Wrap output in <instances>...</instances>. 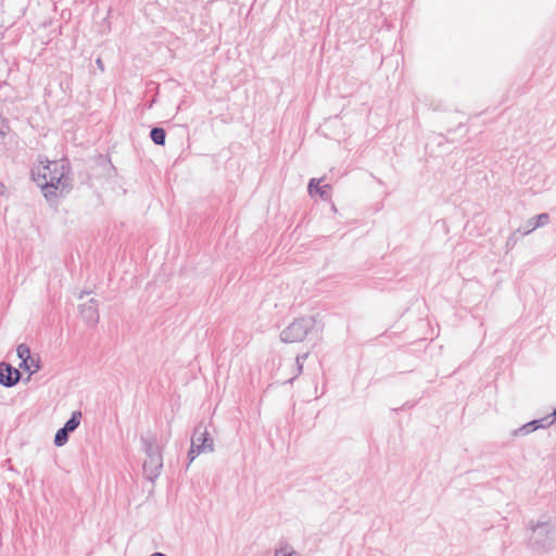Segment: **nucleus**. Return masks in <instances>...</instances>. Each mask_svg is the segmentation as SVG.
<instances>
[{
  "label": "nucleus",
  "instance_id": "obj_1",
  "mask_svg": "<svg viewBox=\"0 0 556 556\" xmlns=\"http://www.w3.org/2000/svg\"><path fill=\"white\" fill-rule=\"evenodd\" d=\"M33 180L41 188L47 202L58 206V199L72 189L71 168L65 160L48 161L31 168Z\"/></svg>",
  "mask_w": 556,
  "mask_h": 556
},
{
  "label": "nucleus",
  "instance_id": "obj_2",
  "mask_svg": "<svg viewBox=\"0 0 556 556\" xmlns=\"http://www.w3.org/2000/svg\"><path fill=\"white\" fill-rule=\"evenodd\" d=\"M528 541L538 552H546L556 547V520L549 516H541L536 521L528 523Z\"/></svg>",
  "mask_w": 556,
  "mask_h": 556
},
{
  "label": "nucleus",
  "instance_id": "obj_3",
  "mask_svg": "<svg viewBox=\"0 0 556 556\" xmlns=\"http://www.w3.org/2000/svg\"><path fill=\"white\" fill-rule=\"evenodd\" d=\"M314 326L313 317L298 318L281 331L280 339L286 343L302 342Z\"/></svg>",
  "mask_w": 556,
  "mask_h": 556
},
{
  "label": "nucleus",
  "instance_id": "obj_4",
  "mask_svg": "<svg viewBox=\"0 0 556 556\" xmlns=\"http://www.w3.org/2000/svg\"><path fill=\"white\" fill-rule=\"evenodd\" d=\"M214 451V440L203 425H198L191 438V447L188 452L189 463H192L199 454Z\"/></svg>",
  "mask_w": 556,
  "mask_h": 556
},
{
  "label": "nucleus",
  "instance_id": "obj_5",
  "mask_svg": "<svg viewBox=\"0 0 556 556\" xmlns=\"http://www.w3.org/2000/svg\"><path fill=\"white\" fill-rule=\"evenodd\" d=\"M555 419H556V409H554L553 413H551L549 415H547L543 418L534 419V420L523 425L522 427L517 429L514 432V434L515 435L529 434L538 429L546 428V427L551 426L552 424H554Z\"/></svg>",
  "mask_w": 556,
  "mask_h": 556
},
{
  "label": "nucleus",
  "instance_id": "obj_6",
  "mask_svg": "<svg viewBox=\"0 0 556 556\" xmlns=\"http://www.w3.org/2000/svg\"><path fill=\"white\" fill-rule=\"evenodd\" d=\"M21 378V372L10 364H0V384L7 388L14 387Z\"/></svg>",
  "mask_w": 556,
  "mask_h": 556
},
{
  "label": "nucleus",
  "instance_id": "obj_7",
  "mask_svg": "<svg viewBox=\"0 0 556 556\" xmlns=\"http://www.w3.org/2000/svg\"><path fill=\"white\" fill-rule=\"evenodd\" d=\"M163 467V455L148 456L143 464V472L147 478L153 481L161 473Z\"/></svg>",
  "mask_w": 556,
  "mask_h": 556
},
{
  "label": "nucleus",
  "instance_id": "obj_8",
  "mask_svg": "<svg viewBox=\"0 0 556 556\" xmlns=\"http://www.w3.org/2000/svg\"><path fill=\"white\" fill-rule=\"evenodd\" d=\"M80 316L90 326H94L99 321L98 303L91 299L87 303L79 306Z\"/></svg>",
  "mask_w": 556,
  "mask_h": 556
},
{
  "label": "nucleus",
  "instance_id": "obj_9",
  "mask_svg": "<svg viewBox=\"0 0 556 556\" xmlns=\"http://www.w3.org/2000/svg\"><path fill=\"white\" fill-rule=\"evenodd\" d=\"M549 223V215L547 213H541L535 215L534 217L530 218L525 227L519 228L518 231H520L523 236L529 235L536 228L543 227Z\"/></svg>",
  "mask_w": 556,
  "mask_h": 556
},
{
  "label": "nucleus",
  "instance_id": "obj_10",
  "mask_svg": "<svg viewBox=\"0 0 556 556\" xmlns=\"http://www.w3.org/2000/svg\"><path fill=\"white\" fill-rule=\"evenodd\" d=\"M140 441L147 457L162 454L155 435L141 437Z\"/></svg>",
  "mask_w": 556,
  "mask_h": 556
},
{
  "label": "nucleus",
  "instance_id": "obj_11",
  "mask_svg": "<svg viewBox=\"0 0 556 556\" xmlns=\"http://www.w3.org/2000/svg\"><path fill=\"white\" fill-rule=\"evenodd\" d=\"M320 181L321 179L312 178L308 182V192L311 195L318 193L323 200H328L330 198L329 190L331 186L328 184L319 186Z\"/></svg>",
  "mask_w": 556,
  "mask_h": 556
},
{
  "label": "nucleus",
  "instance_id": "obj_12",
  "mask_svg": "<svg viewBox=\"0 0 556 556\" xmlns=\"http://www.w3.org/2000/svg\"><path fill=\"white\" fill-rule=\"evenodd\" d=\"M81 417L83 414L80 410L73 412L71 418L65 422L63 428L70 433L74 432L80 425Z\"/></svg>",
  "mask_w": 556,
  "mask_h": 556
},
{
  "label": "nucleus",
  "instance_id": "obj_13",
  "mask_svg": "<svg viewBox=\"0 0 556 556\" xmlns=\"http://www.w3.org/2000/svg\"><path fill=\"white\" fill-rule=\"evenodd\" d=\"M16 353L18 358H21L22 361L21 367H24L25 369H30V367H28V361L30 359L31 356L29 348L26 344L22 343L17 346Z\"/></svg>",
  "mask_w": 556,
  "mask_h": 556
},
{
  "label": "nucleus",
  "instance_id": "obj_14",
  "mask_svg": "<svg viewBox=\"0 0 556 556\" xmlns=\"http://www.w3.org/2000/svg\"><path fill=\"white\" fill-rule=\"evenodd\" d=\"M151 140L157 146H164L166 139V132L161 127H153L150 131Z\"/></svg>",
  "mask_w": 556,
  "mask_h": 556
},
{
  "label": "nucleus",
  "instance_id": "obj_15",
  "mask_svg": "<svg viewBox=\"0 0 556 556\" xmlns=\"http://www.w3.org/2000/svg\"><path fill=\"white\" fill-rule=\"evenodd\" d=\"M68 434L70 432L66 431L63 427L59 429L54 435V444L56 446H63L68 441Z\"/></svg>",
  "mask_w": 556,
  "mask_h": 556
},
{
  "label": "nucleus",
  "instance_id": "obj_16",
  "mask_svg": "<svg viewBox=\"0 0 556 556\" xmlns=\"http://www.w3.org/2000/svg\"><path fill=\"white\" fill-rule=\"evenodd\" d=\"M274 556H302L299 552L294 551L290 545L281 546L275 551Z\"/></svg>",
  "mask_w": 556,
  "mask_h": 556
},
{
  "label": "nucleus",
  "instance_id": "obj_17",
  "mask_svg": "<svg viewBox=\"0 0 556 556\" xmlns=\"http://www.w3.org/2000/svg\"><path fill=\"white\" fill-rule=\"evenodd\" d=\"M307 357H308V353L300 354L296 356V358H295L296 369H298L296 376H299L302 372L303 364Z\"/></svg>",
  "mask_w": 556,
  "mask_h": 556
},
{
  "label": "nucleus",
  "instance_id": "obj_18",
  "mask_svg": "<svg viewBox=\"0 0 556 556\" xmlns=\"http://www.w3.org/2000/svg\"><path fill=\"white\" fill-rule=\"evenodd\" d=\"M28 367H30V369H28L30 371V374H34L36 371L39 370L40 366H39V361H35L31 356H30V359L28 361Z\"/></svg>",
  "mask_w": 556,
  "mask_h": 556
},
{
  "label": "nucleus",
  "instance_id": "obj_19",
  "mask_svg": "<svg viewBox=\"0 0 556 556\" xmlns=\"http://www.w3.org/2000/svg\"><path fill=\"white\" fill-rule=\"evenodd\" d=\"M9 131V126H8V123L5 121H1L0 122V135L2 137H4Z\"/></svg>",
  "mask_w": 556,
  "mask_h": 556
},
{
  "label": "nucleus",
  "instance_id": "obj_20",
  "mask_svg": "<svg viewBox=\"0 0 556 556\" xmlns=\"http://www.w3.org/2000/svg\"><path fill=\"white\" fill-rule=\"evenodd\" d=\"M96 63L101 71H104V65L101 59H97Z\"/></svg>",
  "mask_w": 556,
  "mask_h": 556
},
{
  "label": "nucleus",
  "instance_id": "obj_21",
  "mask_svg": "<svg viewBox=\"0 0 556 556\" xmlns=\"http://www.w3.org/2000/svg\"><path fill=\"white\" fill-rule=\"evenodd\" d=\"M5 190H7V188H5L4 184H2L0 181V195H2L5 192Z\"/></svg>",
  "mask_w": 556,
  "mask_h": 556
},
{
  "label": "nucleus",
  "instance_id": "obj_22",
  "mask_svg": "<svg viewBox=\"0 0 556 556\" xmlns=\"http://www.w3.org/2000/svg\"><path fill=\"white\" fill-rule=\"evenodd\" d=\"M151 556H166V555L163 553H160V552H155Z\"/></svg>",
  "mask_w": 556,
  "mask_h": 556
},
{
  "label": "nucleus",
  "instance_id": "obj_23",
  "mask_svg": "<svg viewBox=\"0 0 556 556\" xmlns=\"http://www.w3.org/2000/svg\"><path fill=\"white\" fill-rule=\"evenodd\" d=\"M85 294H88V293H87V292H81V293L79 294V299H83Z\"/></svg>",
  "mask_w": 556,
  "mask_h": 556
}]
</instances>
